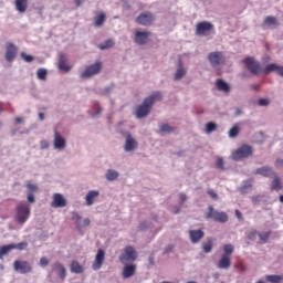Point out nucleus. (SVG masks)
I'll use <instances>...</instances> for the list:
<instances>
[{"label": "nucleus", "mask_w": 283, "mask_h": 283, "mask_svg": "<svg viewBox=\"0 0 283 283\" xmlns=\"http://www.w3.org/2000/svg\"><path fill=\"white\" fill-rule=\"evenodd\" d=\"M10 251H14V247L12 244L3 245L0 248V260H3L4 255H8Z\"/></svg>", "instance_id": "31"}, {"label": "nucleus", "mask_w": 283, "mask_h": 283, "mask_svg": "<svg viewBox=\"0 0 283 283\" xmlns=\"http://www.w3.org/2000/svg\"><path fill=\"white\" fill-rule=\"evenodd\" d=\"M101 70H103V63L101 62H96L95 64L88 65L81 73V78H92V76H96V74H99Z\"/></svg>", "instance_id": "6"}, {"label": "nucleus", "mask_w": 283, "mask_h": 283, "mask_svg": "<svg viewBox=\"0 0 283 283\" xmlns=\"http://www.w3.org/2000/svg\"><path fill=\"white\" fill-rule=\"evenodd\" d=\"M51 207L53 209H61L63 207H67V200L61 193L53 195V201L51 202Z\"/></svg>", "instance_id": "13"}, {"label": "nucleus", "mask_w": 283, "mask_h": 283, "mask_svg": "<svg viewBox=\"0 0 283 283\" xmlns=\"http://www.w3.org/2000/svg\"><path fill=\"white\" fill-rule=\"evenodd\" d=\"M218 269H224L226 271L231 268V256L221 255L217 263Z\"/></svg>", "instance_id": "22"}, {"label": "nucleus", "mask_w": 283, "mask_h": 283, "mask_svg": "<svg viewBox=\"0 0 283 283\" xmlns=\"http://www.w3.org/2000/svg\"><path fill=\"white\" fill-rule=\"evenodd\" d=\"M17 59V46L12 42L7 43L6 61L12 63Z\"/></svg>", "instance_id": "14"}, {"label": "nucleus", "mask_w": 283, "mask_h": 283, "mask_svg": "<svg viewBox=\"0 0 283 283\" xmlns=\"http://www.w3.org/2000/svg\"><path fill=\"white\" fill-rule=\"evenodd\" d=\"M72 220H74V222H78L81 220V214H78L77 212H73Z\"/></svg>", "instance_id": "52"}, {"label": "nucleus", "mask_w": 283, "mask_h": 283, "mask_svg": "<svg viewBox=\"0 0 283 283\" xmlns=\"http://www.w3.org/2000/svg\"><path fill=\"white\" fill-rule=\"evenodd\" d=\"M265 280L270 283H280L283 280V275H266Z\"/></svg>", "instance_id": "37"}, {"label": "nucleus", "mask_w": 283, "mask_h": 283, "mask_svg": "<svg viewBox=\"0 0 283 283\" xmlns=\"http://www.w3.org/2000/svg\"><path fill=\"white\" fill-rule=\"evenodd\" d=\"M216 167L217 169H224V159H222L221 157H218L216 161Z\"/></svg>", "instance_id": "46"}, {"label": "nucleus", "mask_w": 283, "mask_h": 283, "mask_svg": "<svg viewBox=\"0 0 283 283\" xmlns=\"http://www.w3.org/2000/svg\"><path fill=\"white\" fill-rule=\"evenodd\" d=\"M15 8L18 12H25L28 10V0H15Z\"/></svg>", "instance_id": "29"}, {"label": "nucleus", "mask_w": 283, "mask_h": 283, "mask_svg": "<svg viewBox=\"0 0 283 283\" xmlns=\"http://www.w3.org/2000/svg\"><path fill=\"white\" fill-rule=\"evenodd\" d=\"M71 272L77 273V274L83 273V265H81V263H78V261H72Z\"/></svg>", "instance_id": "32"}, {"label": "nucleus", "mask_w": 283, "mask_h": 283, "mask_svg": "<svg viewBox=\"0 0 283 283\" xmlns=\"http://www.w3.org/2000/svg\"><path fill=\"white\" fill-rule=\"evenodd\" d=\"M270 235H271V233H269V232L259 233V238H260L262 244H264L269 240Z\"/></svg>", "instance_id": "45"}, {"label": "nucleus", "mask_w": 283, "mask_h": 283, "mask_svg": "<svg viewBox=\"0 0 283 283\" xmlns=\"http://www.w3.org/2000/svg\"><path fill=\"white\" fill-rule=\"evenodd\" d=\"M216 85L219 92H224L226 94L231 92V86L224 80H217Z\"/></svg>", "instance_id": "25"}, {"label": "nucleus", "mask_w": 283, "mask_h": 283, "mask_svg": "<svg viewBox=\"0 0 283 283\" xmlns=\"http://www.w3.org/2000/svg\"><path fill=\"white\" fill-rule=\"evenodd\" d=\"M264 25H269L270 28H277V25H280V22L277 21V18L273 17V15H268L265 17L264 21H263Z\"/></svg>", "instance_id": "26"}, {"label": "nucleus", "mask_w": 283, "mask_h": 283, "mask_svg": "<svg viewBox=\"0 0 283 283\" xmlns=\"http://www.w3.org/2000/svg\"><path fill=\"white\" fill-rule=\"evenodd\" d=\"M39 118H40V120H45V114L44 113H39Z\"/></svg>", "instance_id": "62"}, {"label": "nucleus", "mask_w": 283, "mask_h": 283, "mask_svg": "<svg viewBox=\"0 0 283 283\" xmlns=\"http://www.w3.org/2000/svg\"><path fill=\"white\" fill-rule=\"evenodd\" d=\"M159 132L161 134H171V132H174V127L169 126V124H161L159 126Z\"/></svg>", "instance_id": "38"}, {"label": "nucleus", "mask_w": 283, "mask_h": 283, "mask_svg": "<svg viewBox=\"0 0 283 283\" xmlns=\"http://www.w3.org/2000/svg\"><path fill=\"white\" fill-rule=\"evenodd\" d=\"M13 268H14V271H18V273H22V274L32 273V265H30L28 261L17 260L13 263Z\"/></svg>", "instance_id": "11"}, {"label": "nucleus", "mask_w": 283, "mask_h": 283, "mask_svg": "<svg viewBox=\"0 0 283 283\" xmlns=\"http://www.w3.org/2000/svg\"><path fill=\"white\" fill-rule=\"evenodd\" d=\"M48 264H50V260H48V258H45V256H42L40 259V266L45 268V266H48Z\"/></svg>", "instance_id": "49"}, {"label": "nucleus", "mask_w": 283, "mask_h": 283, "mask_svg": "<svg viewBox=\"0 0 283 283\" xmlns=\"http://www.w3.org/2000/svg\"><path fill=\"white\" fill-rule=\"evenodd\" d=\"M190 240L192 244H198L202 238H205V231L202 230H190L189 231Z\"/></svg>", "instance_id": "17"}, {"label": "nucleus", "mask_w": 283, "mask_h": 283, "mask_svg": "<svg viewBox=\"0 0 283 283\" xmlns=\"http://www.w3.org/2000/svg\"><path fill=\"white\" fill-rule=\"evenodd\" d=\"M277 64L271 63L262 70L263 74H271V72H277Z\"/></svg>", "instance_id": "36"}, {"label": "nucleus", "mask_w": 283, "mask_h": 283, "mask_svg": "<svg viewBox=\"0 0 283 283\" xmlns=\"http://www.w3.org/2000/svg\"><path fill=\"white\" fill-rule=\"evenodd\" d=\"M74 3L76 8H80V6L83 3V0H75Z\"/></svg>", "instance_id": "61"}, {"label": "nucleus", "mask_w": 283, "mask_h": 283, "mask_svg": "<svg viewBox=\"0 0 283 283\" xmlns=\"http://www.w3.org/2000/svg\"><path fill=\"white\" fill-rule=\"evenodd\" d=\"M11 245H13V249H18V251H24V249H28V242H21L18 244L12 243Z\"/></svg>", "instance_id": "44"}, {"label": "nucleus", "mask_w": 283, "mask_h": 283, "mask_svg": "<svg viewBox=\"0 0 283 283\" xmlns=\"http://www.w3.org/2000/svg\"><path fill=\"white\" fill-rule=\"evenodd\" d=\"M258 198H259L258 196H253V197H252V201H253V202H258Z\"/></svg>", "instance_id": "64"}, {"label": "nucleus", "mask_w": 283, "mask_h": 283, "mask_svg": "<svg viewBox=\"0 0 283 283\" xmlns=\"http://www.w3.org/2000/svg\"><path fill=\"white\" fill-rule=\"evenodd\" d=\"M148 262H149V264H150L151 266H154V255H150V256L148 258Z\"/></svg>", "instance_id": "60"}, {"label": "nucleus", "mask_w": 283, "mask_h": 283, "mask_svg": "<svg viewBox=\"0 0 283 283\" xmlns=\"http://www.w3.org/2000/svg\"><path fill=\"white\" fill-rule=\"evenodd\" d=\"M240 134V127L238 125H234L230 130H229V136L230 138H235Z\"/></svg>", "instance_id": "40"}, {"label": "nucleus", "mask_w": 283, "mask_h": 283, "mask_svg": "<svg viewBox=\"0 0 283 283\" xmlns=\"http://www.w3.org/2000/svg\"><path fill=\"white\" fill-rule=\"evenodd\" d=\"M157 101H163V93L155 92L150 96L146 97L136 109V118H145L149 116V114L151 113V107H154V104Z\"/></svg>", "instance_id": "1"}, {"label": "nucleus", "mask_w": 283, "mask_h": 283, "mask_svg": "<svg viewBox=\"0 0 283 283\" xmlns=\"http://www.w3.org/2000/svg\"><path fill=\"white\" fill-rule=\"evenodd\" d=\"M276 72H277L279 76L283 77V66H277Z\"/></svg>", "instance_id": "57"}, {"label": "nucleus", "mask_w": 283, "mask_h": 283, "mask_svg": "<svg viewBox=\"0 0 283 283\" xmlns=\"http://www.w3.org/2000/svg\"><path fill=\"white\" fill-rule=\"evenodd\" d=\"M53 145L56 149H65V145H67V143L65 142L63 135L59 134V132H55Z\"/></svg>", "instance_id": "18"}, {"label": "nucleus", "mask_w": 283, "mask_h": 283, "mask_svg": "<svg viewBox=\"0 0 283 283\" xmlns=\"http://www.w3.org/2000/svg\"><path fill=\"white\" fill-rule=\"evenodd\" d=\"M21 56L24 59L27 63H32L34 61V56L25 54V52L21 53Z\"/></svg>", "instance_id": "48"}, {"label": "nucleus", "mask_w": 283, "mask_h": 283, "mask_svg": "<svg viewBox=\"0 0 283 283\" xmlns=\"http://www.w3.org/2000/svg\"><path fill=\"white\" fill-rule=\"evenodd\" d=\"M50 147V143L48 140L43 139L41 142V149H48Z\"/></svg>", "instance_id": "54"}, {"label": "nucleus", "mask_w": 283, "mask_h": 283, "mask_svg": "<svg viewBox=\"0 0 283 283\" xmlns=\"http://www.w3.org/2000/svg\"><path fill=\"white\" fill-rule=\"evenodd\" d=\"M207 193L211 196L214 200L218 198V193H216V190L208 189Z\"/></svg>", "instance_id": "51"}, {"label": "nucleus", "mask_w": 283, "mask_h": 283, "mask_svg": "<svg viewBox=\"0 0 283 283\" xmlns=\"http://www.w3.org/2000/svg\"><path fill=\"white\" fill-rule=\"evenodd\" d=\"M15 123H17L18 125H21V123H23V118H22V117H17V118H15Z\"/></svg>", "instance_id": "59"}, {"label": "nucleus", "mask_w": 283, "mask_h": 283, "mask_svg": "<svg viewBox=\"0 0 283 283\" xmlns=\"http://www.w3.org/2000/svg\"><path fill=\"white\" fill-rule=\"evenodd\" d=\"M275 167H277V168L283 167V159H277L275 161Z\"/></svg>", "instance_id": "56"}, {"label": "nucleus", "mask_w": 283, "mask_h": 283, "mask_svg": "<svg viewBox=\"0 0 283 283\" xmlns=\"http://www.w3.org/2000/svg\"><path fill=\"white\" fill-rule=\"evenodd\" d=\"M118 178V171L116 170H108L106 174V179L108 180H116Z\"/></svg>", "instance_id": "41"}, {"label": "nucleus", "mask_w": 283, "mask_h": 283, "mask_svg": "<svg viewBox=\"0 0 283 283\" xmlns=\"http://www.w3.org/2000/svg\"><path fill=\"white\" fill-rule=\"evenodd\" d=\"M52 271H54V273L57 275V277L60 280H65V277L67 275V271L65 270V265H63L62 263H59V262L53 264Z\"/></svg>", "instance_id": "16"}, {"label": "nucleus", "mask_w": 283, "mask_h": 283, "mask_svg": "<svg viewBox=\"0 0 283 283\" xmlns=\"http://www.w3.org/2000/svg\"><path fill=\"white\" fill-rule=\"evenodd\" d=\"M235 217L238 220L242 221V212H240V210H235Z\"/></svg>", "instance_id": "58"}, {"label": "nucleus", "mask_w": 283, "mask_h": 283, "mask_svg": "<svg viewBox=\"0 0 283 283\" xmlns=\"http://www.w3.org/2000/svg\"><path fill=\"white\" fill-rule=\"evenodd\" d=\"M252 187H253L252 181L251 180H245L241 185L240 191H241V193H247V191H249V189H251Z\"/></svg>", "instance_id": "35"}, {"label": "nucleus", "mask_w": 283, "mask_h": 283, "mask_svg": "<svg viewBox=\"0 0 283 283\" xmlns=\"http://www.w3.org/2000/svg\"><path fill=\"white\" fill-rule=\"evenodd\" d=\"M256 176H263V178H269L271 176H275V172L273 171V168L263 166L261 168H258L255 170Z\"/></svg>", "instance_id": "19"}, {"label": "nucleus", "mask_w": 283, "mask_h": 283, "mask_svg": "<svg viewBox=\"0 0 283 283\" xmlns=\"http://www.w3.org/2000/svg\"><path fill=\"white\" fill-rule=\"evenodd\" d=\"M207 220H213L214 222H220V224H224L229 222V214L227 212H220L213 209V206L208 207V212L206 213Z\"/></svg>", "instance_id": "2"}, {"label": "nucleus", "mask_w": 283, "mask_h": 283, "mask_svg": "<svg viewBox=\"0 0 283 283\" xmlns=\"http://www.w3.org/2000/svg\"><path fill=\"white\" fill-rule=\"evenodd\" d=\"M27 189H29V191H31V193H34L39 188L36 187V185L28 181L27 182Z\"/></svg>", "instance_id": "47"}, {"label": "nucleus", "mask_w": 283, "mask_h": 283, "mask_svg": "<svg viewBox=\"0 0 283 283\" xmlns=\"http://www.w3.org/2000/svg\"><path fill=\"white\" fill-rule=\"evenodd\" d=\"M113 46H114V41L112 40H107L104 44L98 45L99 50H107Z\"/></svg>", "instance_id": "43"}, {"label": "nucleus", "mask_w": 283, "mask_h": 283, "mask_svg": "<svg viewBox=\"0 0 283 283\" xmlns=\"http://www.w3.org/2000/svg\"><path fill=\"white\" fill-rule=\"evenodd\" d=\"M105 23V13L101 12L95 17L94 25L95 28H101Z\"/></svg>", "instance_id": "33"}, {"label": "nucleus", "mask_w": 283, "mask_h": 283, "mask_svg": "<svg viewBox=\"0 0 283 283\" xmlns=\"http://www.w3.org/2000/svg\"><path fill=\"white\" fill-rule=\"evenodd\" d=\"M234 251H235V248L233 247V244H224L222 255L226 258H231V255H233Z\"/></svg>", "instance_id": "30"}, {"label": "nucleus", "mask_w": 283, "mask_h": 283, "mask_svg": "<svg viewBox=\"0 0 283 283\" xmlns=\"http://www.w3.org/2000/svg\"><path fill=\"white\" fill-rule=\"evenodd\" d=\"M38 78L40 81H45L48 78V71L45 69L38 70Z\"/></svg>", "instance_id": "42"}, {"label": "nucleus", "mask_w": 283, "mask_h": 283, "mask_svg": "<svg viewBox=\"0 0 283 283\" xmlns=\"http://www.w3.org/2000/svg\"><path fill=\"white\" fill-rule=\"evenodd\" d=\"M149 36H151L150 32L136 31L135 42H137L138 45H145V43L149 41Z\"/></svg>", "instance_id": "15"}, {"label": "nucleus", "mask_w": 283, "mask_h": 283, "mask_svg": "<svg viewBox=\"0 0 283 283\" xmlns=\"http://www.w3.org/2000/svg\"><path fill=\"white\" fill-rule=\"evenodd\" d=\"M90 223H91L90 219L84 220V227H90Z\"/></svg>", "instance_id": "63"}, {"label": "nucleus", "mask_w": 283, "mask_h": 283, "mask_svg": "<svg viewBox=\"0 0 283 283\" xmlns=\"http://www.w3.org/2000/svg\"><path fill=\"white\" fill-rule=\"evenodd\" d=\"M135 274H136V265L135 264L124 266V270H123L124 280H129V277H134Z\"/></svg>", "instance_id": "20"}, {"label": "nucleus", "mask_w": 283, "mask_h": 283, "mask_svg": "<svg viewBox=\"0 0 283 283\" xmlns=\"http://www.w3.org/2000/svg\"><path fill=\"white\" fill-rule=\"evenodd\" d=\"M15 211V220L18 224H25V222H28V219L30 218V206L25 203H20L17 206Z\"/></svg>", "instance_id": "3"}, {"label": "nucleus", "mask_w": 283, "mask_h": 283, "mask_svg": "<svg viewBox=\"0 0 283 283\" xmlns=\"http://www.w3.org/2000/svg\"><path fill=\"white\" fill-rule=\"evenodd\" d=\"M216 129H218V125H216L213 122H209L206 125V134H211V132H216Z\"/></svg>", "instance_id": "39"}, {"label": "nucleus", "mask_w": 283, "mask_h": 283, "mask_svg": "<svg viewBox=\"0 0 283 283\" xmlns=\"http://www.w3.org/2000/svg\"><path fill=\"white\" fill-rule=\"evenodd\" d=\"M138 143H136V139H134V137H132V135H127L126 137V143L124 146L125 151H134V149H136Z\"/></svg>", "instance_id": "21"}, {"label": "nucleus", "mask_w": 283, "mask_h": 283, "mask_svg": "<svg viewBox=\"0 0 283 283\" xmlns=\"http://www.w3.org/2000/svg\"><path fill=\"white\" fill-rule=\"evenodd\" d=\"M259 235L258 231H252L248 234L249 240H255V237Z\"/></svg>", "instance_id": "53"}, {"label": "nucleus", "mask_w": 283, "mask_h": 283, "mask_svg": "<svg viewBox=\"0 0 283 283\" xmlns=\"http://www.w3.org/2000/svg\"><path fill=\"white\" fill-rule=\"evenodd\" d=\"M271 189L272 191H280V189H282V181H280V177H277V174L273 175Z\"/></svg>", "instance_id": "27"}, {"label": "nucleus", "mask_w": 283, "mask_h": 283, "mask_svg": "<svg viewBox=\"0 0 283 283\" xmlns=\"http://www.w3.org/2000/svg\"><path fill=\"white\" fill-rule=\"evenodd\" d=\"M186 74H187V71H185V69L182 67V61L179 60L178 69H177V72L175 74V81H180V78H182V76H185Z\"/></svg>", "instance_id": "28"}, {"label": "nucleus", "mask_w": 283, "mask_h": 283, "mask_svg": "<svg viewBox=\"0 0 283 283\" xmlns=\"http://www.w3.org/2000/svg\"><path fill=\"white\" fill-rule=\"evenodd\" d=\"M205 253H211L213 251V239H208V242L202 244Z\"/></svg>", "instance_id": "34"}, {"label": "nucleus", "mask_w": 283, "mask_h": 283, "mask_svg": "<svg viewBox=\"0 0 283 283\" xmlns=\"http://www.w3.org/2000/svg\"><path fill=\"white\" fill-rule=\"evenodd\" d=\"M243 63H245L247 69L251 74H254V76H260L262 72V66L260 65V62L256 61L255 57H245Z\"/></svg>", "instance_id": "5"}, {"label": "nucleus", "mask_w": 283, "mask_h": 283, "mask_svg": "<svg viewBox=\"0 0 283 283\" xmlns=\"http://www.w3.org/2000/svg\"><path fill=\"white\" fill-rule=\"evenodd\" d=\"M98 196H99V192L97 190L88 191L85 197L87 207H92V205H94V198H98Z\"/></svg>", "instance_id": "24"}, {"label": "nucleus", "mask_w": 283, "mask_h": 283, "mask_svg": "<svg viewBox=\"0 0 283 283\" xmlns=\"http://www.w3.org/2000/svg\"><path fill=\"white\" fill-rule=\"evenodd\" d=\"M208 61L212 67L224 65V54L222 52H211L208 54Z\"/></svg>", "instance_id": "8"}, {"label": "nucleus", "mask_w": 283, "mask_h": 283, "mask_svg": "<svg viewBox=\"0 0 283 283\" xmlns=\"http://www.w3.org/2000/svg\"><path fill=\"white\" fill-rule=\"evenodd\" d=\"M105 262V250L99 249L95 255V260L92 264L93 271H99L102 269L103 263Z\"/></svg>", "instance_id": "12"}, {"label": "nucleus", "mask_w": 283, "mask_h": 283, "mask_svg": "<svg viewBox=\"0 0 283 283\" xmlns=\"http://www.w3.org/2000/svg\"><path fill=\"white\" fill-rule=\"evenodd\" d=\"M138 259V253H136V250L132 247L128 245L125 248V254L119 256V261L125 263L130 260V262H136Z\"/></svg>", "instance_id": "10"}, {"label": "nucleus", "mask_w": 283, "mask_h": 283, "mask_svg": "<svg viewBox=\"0 0 283 283\" xmlns=\"http://www.w3.org/2000/svg\"><path fill=\"white\" fill-rule=\"evenodd\" d=\"M59 70H61V72H70L72 70V66H70V64L67 63V59L65 57V55L60 56Z\"/></svg>", "instance_id": "23"}, {"label": "nucleus", "mask_w": 283, "mask_h": 283, "mask_svg": "<svg viewBox=\"0 0 283 283\" xmlns=\"http://www.w3.org/2000/svg\"><path fill=\"white\" fill-rule=\"evenodd\" d=\"M271 103V101H269V98H261L259 99V105L261 107H266V105H269Z\"/></svg>", "instance_id": "50"}, {"label": "nucleus", "mask_w": 283, "mask_h": 283, "mask_svg": "<svg viewBox=\"0 0 283 283\" xmlns=\"http://www.w3.org/2000/svg\"><path fill=\"white\" fill-rule=\"evenodd\" d=\"M249 156H253V147L250 145H242L232 153V160H242V158H249Z\"/></svg>", "instance_id": "4"}, {"label": "nucleus", "mask_w": 283, "mask_h": 283, "mask_svg": "<svg viewBox=\"0 0 283 283\" xmlns=\"http://www.w3.org/2000/svg\"><path fill=\"white\" fill-rule=\"evenodd\" d=\"M156 20V18H154V13L151 12H142L137 18H136V23H138V25H151V23H154V21Z\"/></svg>", "instance_id": "9"}, {"label": "nucleus", "mask_w": 283, "mask_h": 283, "mask_svg": "<svg viewBox=\"0 0 283 283\" xmlns=\"http://www.w3.org/2000/svg\"><path fill=\"white\" fill-rule=\"evenodd\" d=\"M209 32H213V23L209 21H201L197 23L195 30V34L197 36H207Z\"/></svg>", "instance_id": "7"}, {"label": "nucleus", "mask_w": 283, "mask_h": 283, "mask_svg": "<svg viewBox=\"0 0 283 283\" xmlns=\"http://www.w3.org/2000/svg\"><path fill=\"white\" fill-rule=\"evenodd\" d=\"M34 195H32V193H29L28 195V202H30L31 205H34Z\"/></svg>", "instance_id": "55"}]
</instances>
